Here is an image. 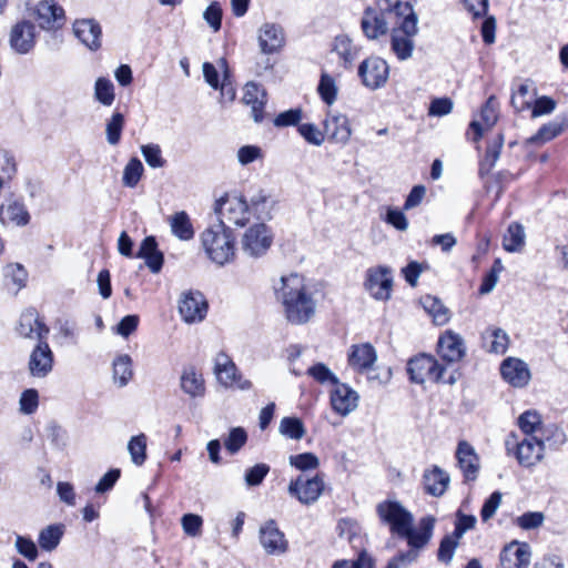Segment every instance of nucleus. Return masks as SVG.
Returning <instances> with one entry per match:
<instances>
[{"label":"nucleus","mask_w":568,"mask_h":568,"mask_svg":"<svg viewBox=\"0 0 568 568\" xmlns=\"http://www.w3.org/2000/svg\"><path fill=\"white\" fill-rule=\"evenodd\" d=\"M503 144L504 138L501 134H498L496 139L488 144L485 158L480 162L479 173L481 176L488 174L499 159Z\"/></svg>","instance_id":"obj_41"},{"label":"nucleus","mask_w":568,"mask_h":568,"mask_svg":"<svg viewBox=\"0 0 568 568\" xmlns=\"http://www.w3.org/2000/svg\"><path fill=\"white\" fill-rule=\"evenodd\" d=\"M544 520H545V516L542 513L529 511V513H525L521 516H519L516 519V523L520 528H523L525 530H529V529H535V528L540 527L542 525Z\"/></svg>","instance_id":"obj_60"},{"label":"nucleus","mask_w":568,"mask_h":568,"mask_svg":"<svg viewBox=\"0 0 568 568\" xmlns=\"http://www.w3.org/2000/svg\"><path fill=\"white\" fill-rule=\"evenodd\" d=\"M484 345L490 353L504 354L509 345L507 333L497 327H489L483 334Z\"/></svg>","instance_id":"obj_36"},{"label":"nucleus","mask_w":568,"mask_h":568,"mask_svg":"<svg viewBox=\"0 0 568 568\" xmlns=\"http://www.w3.org/2000/svg\"><path fill=\"white\" fill-rule=\"evenodd\" d=\"M171 231L181 241H189L194 236V230L186 212L173 214L170 220Z\"/></svg>","instance_id":"obj_37"},{"label":"nucleus","mask_w":568,"mask_h":568,"mask_svg":"<svg viewBox=\"0 0 568 568\" xmlns=\"http://www.w3.org/2000/svg\"><path fill=\"white\" fill-rule=\"evenodd\" d=\"M34 16L39 27L44 30H52L60 27L64 20V11L53 0L40 1L36 9Z\"/></svg>","instance_id":"obj_20"},{"label":"nucleus","mask_w":568,"mask_h":568,"mask_svg":"<svg viewBox=\"0 0 568 568\" xmlns=\"http://www.w3.org/2000/svg\"><path fill=\"white\" fill-rule=\"evenodd\" d=\"M393 53L404 61L412 57L418 33V16L409 1H397L393 4Z\"/></svg>","instance_id":"obj_3"},{"label":"nucleus","mask_w":568,"mask_h":568,"mask_svg":"<svg viewBox=\"0 0 568 568\" xmlns=\"http://www.w3.org/2000/svg\"><path fill=\"white\" fill-rule=\"evenodd\" d=\"M501 268H503V266L500 264V261L497 260L494 263L490 271L483 278L481 285L479 287L480 294H483V295L488 294L495 288L497 282H498V276H499V273L501 272Z\"/></svg>","instance_id":"obj_59"},{"label":"nucleus","mask_w":568,"mask_h":568,"mask_svg":"<svg viewBox=\"0 0 568 568\" xmlns=\"http://www.w3.org/2000/svg\"><path fill=\"white\" fill-rule=\"evenodd\" d=\"M376 361V351L369 343L354 344L348 349V366L357 373L369 375L374 371Z\"/></svg>","instance_id":"obj_15"},{"label":"nucleus","mask_w":568,"mask_h":568,"mask_svg":"<svg viewBox=\"0 0 568 568\" xmlns=\"http://www.w3.org/2000/svg\"><path fill=\"white\" fill-rule=\"evenodd\" d=\"M214 212L217 215V223L231 227L244 226L250 221V211L246 201L235 194H224L215 202Z\"/></svg>","instance_id":"obj_6"},{"label":"nucleus","mask_w":568,"mask_h":568,"mask_svg":"<svg viewBox=\"0 0 568 568\" xmlns=\"http://www.w3.org/2000/svg\"><path fill=\"white\" fill-rule=\"evenodd\" d=\"M0 219L2 221H9L18 226L27 225L30 221V215L22 203L13 202L7 207H0Z\"/></svg>","instance_id":"obj_38"},{"label":"nucleus","mask_w":568,"mask_h":568,"mask_svg":"<svg viewBox=\"0 0 568 568\" xmlns=\"http://www.w3.org/2000/svg\"><path fill=\"white\" fill-rule=\"evenodd\" d=\"M181 388L191 397H201L205 392L204 379L194 367H186L181 375Z\"/></svg>","instance_id":"obj_35"},{"label":"nucleus","mask_w":568,"mask_h":568,"mask_svg":"<svg viewBox=\"0 0 568 568\" xmlns=\"http://www.w3.org/2000/svg\"><path fill=\"white\" fill-rule=\"evenodd\" d=\"M438 354L447 363H457L466 354V346L463 337L448 329L444 332L437 343Z\"/></svg>","instance_id":"obj_17"},{"label":"nucleus","mask_w":568,"mask_h":568,"mask_svg":"<svg viewBox=\"0 0 568 568\" xmlns=\"http://www.w3.org/2000/svg\"><path fill=\"white\" fill-rule=\"evenodd\" d=\"M36 43L34 26L29 21L16 23L10 32V45L20 54L28 53Z\"/></svg>","instance_id":"obj_21"},{"label":"nucleus","mask_w":568,"mask_h":568,"mask_svg":"<svg viewBox=\"0 0 568 568\" xmlns=\"http://www.w3.org/2000/svg\"><path fill=\"white\" fill-rule=\"evenodd\" d=\"M458 540L455 535L445 536L439 544L437 558L439 561L449 564L454 557L455 550L458 546Z\"/></svg>","instance_id":"obj_55"},{"label":"nucleus","mask_w":568,"mask_h":568,"mask_svg":"<svg viewBox=\"0 0 568 568\" xmlns=\"http://www.w3.org/2000/svg\"><path fill=\"white\" fill-rule=\"evenodd\" d=\"M20 410L23 414H32L38 408L39 395L33 388L26 389L20 396Z\"/></svg>","instance_id":"obj_61"},{"label":"nucleus","mask_w":568,"mask_h":568,"mask_svg":"<svg viewBox=\"0 0 568 568\" xmlns=\"http://www.w3.org/2000/svg\"><path fill=\"white\" fill-rule=\"evenodd\" d=\"M390 12V0H377L375 8H367L362 19V29L368 39H377L386 34L388 22L386 14Z\"/></svg>","instance_id":"obj_10"},{"label":"nucleus","mask_w":568,"mask_h":568,"mask_svg":"<svg viewBox=\"0 0 568 568\" xmlns=\"http://www.w3.org/2000/svg\"><path fill=\"white\" fill-rule=\"evenodd\" d=\"M94 98L105 106L112 105L114 102V85L106 78H98L94 84Z\"/></svg>","instance_id":"obj_47"},{"label":"nucleus","mask_w":568,"mask_h":568,"mask_svg":"<svg viewBox=\"0 0 568 568\" xmlns=\"http://www.w3.org/2000/svg\"><path fill=\"white\" fill-rule=\"evenodd\" d=\"M407 372L412 382L423 384L426 381H442L445 367L440 365L434 356L419 354L409 359L407 363Z\"/></svg>","instance_id":"obj_9"},{"label":"nucleus","mask_w":568,"mask_h":568,"mask_svg":"<svg viewBox=\"0 0 568 568\" xmlns=\"http://www.w3.org/2000/svg\"><path fill=\"white\" fill-rule=\"evenodd\" d=\"M201 242L213 263L223 266L234 260L235 236L230 226L223 223L210 225L201 234Z\"/></svg>","instance_id":"obj_4"},{"label":"nucleus","mask_w":568,"mask_h":568,"mask_svg":"<svg viewBox=\"0 0 568 568\" xmlns=\"http://www.w3.org/2000/svg\"><path fill=\"white\" fill-rule=\"evenodd\" d=\"M141 153L146 164L151 168H163L166 163L165 159L162 156V150L158 144L149 143L142 145Z\"/></svg>","instance_id":"obj_51"},{"label":"nucleus","mask_w":568,"mask_h":568,"mask_svg":"<svg viewBox=\"0 0 568 568\" xmlns=\"http://www.w3.org/2000/svg\"><path fill=\"white\" fill-rule=\"evenodd\" d=\"M113 383L122 388L125 387L133 377L132 358L128 354L118 355L112 363Z\"/></svg>","instance_id":"obj_34"},{"label":"nucleus","mask_w":568,"mask_h":568,"mask_svg":"<svg viewBox=\"0 0 568 568\" xmlns=\"http://www.w3.org/2000/svg\"><path fill=\"white\" fill-rule=\"evenodd\" d=\"M278 432L291 439L300 440L305 435V428L300 418L296 417H284L282 418Z\"/></svg>","instance_id":"obj_46"},{"label":"nucleus","mask_w":568,"mask_h":568,"mask_svg":"<svg viewBox=\"0 0 568 568\" xmlns=\"http://www.w3.org/2000/svg\"><path fill=\"white\" fill-rule=\"evenodd\" d=\"M506 450L514 454L518 464L525 468H532L545 458V440L538 436H524L521 439L510 434L506 439Z\"/></svg>","instance_id":"obj_5"},{"label":"nucleus","mask_w":568,"mask_h":568,"mask_svg":"<svg viewBox=\"0 0 568 568\" xmlns=\"http://www.w3.org/2000/svg\"><path fill=\"white\" fill-rule=\"evenodd\" d=\"M124 123V115L120 112H113L112 115L106 120L105 138L110 145L119 144Z\"/></svg>","instance_id":"obj_42"},{"label":"nucleus","mask_w":568,"mask_h":568,"mask_svg":"<svg viewBox=\"0 0 568 568\" xmlns=\"http://www.w3.org/2000/svg\"><path fill=\"white\" fill-rule=\"evenodd\" d=\"M307 374L317 383L325 385H336L339 381L337 376L324 363H316L307 369Z\"/></svg>","instance_id":"obj_49"},{"label":"nucleus","mask_w":568,"mask_h":568,"mask_svg":"<svg viewBox=\"0 0 568 568\" xmlns=\"http://www.w3.org/2000/svg\"><path fill=\"white\" fill-rule=\"evenodd\" d=\"M365 291L375 300L386 301L390 296V272L387 266H373L366 271Z\"/></svg>","instance_id":"obj_12"},{"label":"nucleus","mask_w":568,"mask_h":568,"mask_svg":"<svg viewBox=\"0 0 568 568\" xmlns=\"http://www.w3.org/2000/svg\"><path fill=\"white\" fill-rule=\"evenodd\" d=\"M54 356L45 339L38 342L29 356L28 369L32 377L44 378L53 368Z\"/></svg>","instance_id":"obj_13"},{"label":"nucleus","mask_w":568,"mask_h":568,"mask_svg":"<svg viewBox=\"0 0 568 568\" xmlns=\"http://www.w3.org/2000/svg\"><path fill=\"white\" fill-rule=\"evenodd\" d=\"M288 462L291 466H294L295 468L303 471L316 469L320 465L317 456L313 453L291 455Z\"/></svg>","instance_id":"obj_52"},{"label":"nucleus","mask_w":568,"mask_h":568,"mask_svg":"<svg viewBox=\"0 0 568 568\" xmlns=\"http://www.w3.org/2000/svg\"><path fill=\"white\" fill-rule=\"evenodd\" d=\"M525 245V231L519 223H511L503 239V247L507 252H519Z\"/></svg>","instance_id":"obj_39"},{"label":"nucleus","mask_w":568,"mask_h":568,"mask_svg":"<svg viewBox=\"0 0 568 568\" xmlns=\"http://www.w3.org/2000/svg\"><path fill=\"white\" fill-rule=\"evenodd\" d=\"M257 40L261 52L271 54L284 45L285 37L280 24L266 22L258 29Z\"/></svg>","instance_id":"obj_23"},{"label":"nucleus","mask_w":568,"mask_h":568,"mask_svg":"<svg viewBox=\"0 0 568 568\" xmlns=\"http://www.w3.org/2000/svg\"><path fill=\"white\" fill-rule=\"evenodd\" d=\"M16 331L20 337L38 339V342L45 339L49 334V328L39 320L33 308L21 313Z\"/></svg>","instance_id":"obj_18"},{"label":"nucleus","mask_w":568,"mask_h":568,"mask_svg":"<svg viewBox=\"0 0 568 568\" xmlns=\"http://www.w3.org/2000/svg\"><path fill=\"white\" fill-rule=\"evenodd\" d=\"M529 90L530 88L527 83H521L517 91L513 93L510 102L517 112L531 108V98H528Z\"/></svg>","instance_id":"obj_56"},{"label":"nucleus","mask_w":568,"mask_h":568,"mask_svg":"<svg viewBox=\"0 0 568 568\" xmlns=\"http://www.w3.org/2000/svg\"><path fill=\"white\" fill-rule=\"evenodd\" d=\"M503 378L514 387H524L530 381V371L525 362L508 357L500 365Z\"/></svg>","instance_id":"obj_22"},{"label":"nucleus","mask_w":568,"mask_h":568,"mask_svg":"<svg viewBox=\"0 0 568 568\" xmlns=\"http://www.w3.org/2000/svg\"><path fill=\"white\" fill-rule=\"evenodd\" d=\"M317 91L322 100L326 104L332 105L336 101L338 91L335 79L327 73H322Z\"/></svg>","instance_id":"obj_48"},{"label":"nucleus","mask_w":568,"mask_h":568,"mask_svg":"<svg viewBox=\"0 0 568 568\" xmlns=\"http://www.w3.org/2000/svg\"><path fill=\"white\" fill-rule=\"evenodd\" d=\"M332 51L338 55L342 65L348 68L358 57L359 48L346 34H339L334 39Z\"/></svg>","instance_id":"obj_32"},{"label":"nucleus","mask_w":568,"mask_h":568,"mask_svg":"<svg viewBox=\"0 0 568 568\" xmlns=\"http://www.w3.org/2000/svg\"><path fill=\"white\" fill-rule=\"evenodd\" d=\"M456 459L465 481L476 480L479 471V458L469 443L465 440L458 443Z\"/></svg>","instance_id":"obj_19"},{"label":"nucleus","mask_w":568,"mask_h":568,"mask_svg":"<svg viewBox=\"0 0 568 568\" xmlns=\"http://www.w3.org/2000/svg\"><path fill=\"white\" fill-rule=\"evenodd\" d=\"M247 442V433L243 427H233L224 439V447L231 454H236Z\"/></svg>","instance_id":"obj_50"},{"label":"nucleus","mask_w":568,"mask_h":568,"mask_svg":"<svg viewBox=\"0 0 568 568\" xmlns=\"http://www.w3.org/2000/svg\"><path fill=\"white\" fill-rule=\"evenodd\" d=\"M540 438L545 440V444L548 443L549 447L552 449H559L567 440L565 432L557 425L548 426L542 432Z\"/></svg>","instance_id":"obj_54"},{"label":"nucleus","mask_w":568,"mask_h":568,"mask_svg":"<svg viewBox=\"0 0 568 568\" xmlns=\"http://www.w3.org/2000/svg\"><path fill=\"white\" fill-rule=\"evenodd\" d=\"M270 473V466L261 463L246 469L244 474L245 484L248 487H255L263 483L266 475Z\"/></svg>","instance_id":"obj_53"},{"label":"nucleus","mask_w":568,"mask_h":568,"mask_svg":"<svg viewBox=\"0 0 568 568\" xmlns=\"http://www.w3.org/2000/svg\"><path fill=\"white\" fill-rule=\"evenodd\" d=\"M260 542L267 555L280 556L287 550V540L274 520L260 528Z\"/></svg>","instance_id":"obj_16"},{"label":"nucleus","mask_w":568,"mask_h":568,"mask_svg":"<svg viewBox=\"0 0 568 568\" xmlns=\"http://www.w3.org/2000/svg\"><path fill=\"white\" fill-rule=\"evenodd\" d=\"M179 314L186 324L202 323L209 312V303L200 291L189 290L180 295Z\"/></svg>","instance_id":"obj_8"},{"label":"nucleus","mask_w":568,"mask_h":568,"mask_svg":"<svg viewBox=\"0 0 568 568\" xmlns=\"http://www.w3.org/2000/svg\"><path fill=\"white\" fill-rule=\"evenodd\" d=\"M3 278L6 288L18 294L27 285L28 272L19 263H10L3 267Z\"/></svg>","instance_id":"obj_30"},{"label":"nucleus","mask_w":568,"mask_h":568,"mask_svg":"<svg viewBox=\"0 0 568 568\" xmlns=\"http://www.w3.org/2000/svg\"><path fill=\"white\" fill-rule=\"evenodd\" d=\"M62 536V525H50L40 531L38 542L43 550L51 551L58 547Z\"/></svg>","instance_id":"obj_40"},{"label":"nucleus","mask_w":568,"mask_h":568,"mask_svg":"<svg viewBox=\"0 0 568 568\" xmlns=\"http://www.w3.org/2000/svg\"><path fill=\"white\" fill-rule=\"evenodd\" d=\"M480 118L487 128H491L497 121V103L495 97H489L480 111Z\"/></svg>","instance_id":"obj_63"},{"label":"nucleus","mask_w":568,"mask_h":568,"mask_svg":"<svg viewBox=\"0 0 568 568\" xmlns=\"http://www.w3.org/2000/svg\"><path fill=\"white\" fill-rule=\"evenodd\" d=\"M266 92L263 88L254 82H248L244 87L242 102L251 106V115L256 123L264 119V106L266 104Z\"/></svg>","instance_id":"obj_27"},{"label":"nucleus","mask_w":568,"mask_h":568,"mask_svg":"<svg viewBox=\"0 0 568 568\" xmlns=\"http://www.w3.org/2000/svg\"><path fill=\"white\" fill-rule=\"evenodd\" d=\"M74 36L90 50L95 51L101 47L102 30L93 19H79L73 23Z\"/></svg>","instance_id":"obj_24"},{"label":"nucleus","mask_w":568,"mask_h":568,"mask_svg":"<svg viewBox=\"0 0 568 568\" xmlns=\"http://www.w3.org/2000/svg\"><path fill=\"white\" fill-rule=\"evenodd\" d=\"M518 426L524 436H537L542 426L541 417L536 410H526L518 417Z\"/></svg>","instance_id":"obj_43"},{"label":"nucleus","mask_w":568,"mask_h":568,"mask_svg":"<svg viewBox=\"0 0 568 568\" xmlns=\"http://www.w3.org/2000/svg\"><path fill=\"white\" fill-rule=\"evenodd\" d=\"M204 20L207 24L213 29V31H219L221 29L222 21V9L217 2H212L203 13Z\"/></svg>","instance_id":"obj_62"},{"label":"nucleus","mask_w":568,"mask_h":568,"mask_svg":"<svg viewBox=\"0 0 568 568\" xmlns=\"http://www.w3.org/2000/svg\"><path fill=\"white\" fill-rule=\"evenodd\" d=\"M324 489V477L320 474H315L314 476L301 474L295 479L291 480L287 487L290 496L296 498L305 506L315 504L322 496Z\"/></svg>","instance_id":"obj_7"},{"label":"nucleus","mask_w":568,"mask_h":568,"mask_svg":"<svg viewBox=\"0 0 568 568\" xmlns=\"http://www.w3.org/2000/svg\"><path fill=\"white\" fill-rule=\"evenodd\" d=\"M358 395L348 385L337 383L331 393L332 408L339 415L346 416L357 407Z\"/></svg>","instance_id":"obj_25"},{"label":"nucleus","mask_w":568,"mask_h":568,"mask_svg":"<svg viewBox=\"0 0 568 568\" xmlns=\"http://www.w3.org/2000/svg\"><path fill=\"white\" fill-rule=\"evenodd\" d=\"M17 551L30 561H34L38 557V548L32 539L17 536L14 542Z\"/></svg>","instance_id":"obj_58"},{"label":"nucleus","mask_w":568,"mask_h":568,"mask_svg":"<svg viewBox=\"0 0 568 568\" xmlns=\"http://www.w3.org/2000/svg\"><path fill=\"white\" fill-rule=\"evenodd\" d=\"M388 74L389 65L387 61L378 57L364 60L358 68V75L364 85L374 90L386 83Z\"/></svg>","instance_id":"obj_11"},{"label":"nucleus","mask_w":568,"mask_h":568,"mask_svg":"<svg viewBox=\"0 0 568 568\" xmlns=\"http://www.w3.org/2000/svg\"><path fill=\"white\" fill-rule=\"evenodd\" d=\"M564 121H551L544 124L538 132L529 139V141L535 144L546 143L558 136L564 131Z\"/></svg>","instance_id":"obj_45"},{"label":"nucleus","mask_w":568,"mask_h":568,"mask_svg":"<svg viewBox=\"0 0 568 568\" xmlns=\"http://www.w3.org/2000/svg\"><path fill=\"white\" fill-rule=\"evenodd\" d=\"M424 488L432 496H442L449 484V475L438 466L426 469L423 476Z\"/></svg>","instance_id":"obj_28"},{"label":"nucleus","mask_w":568,"mask_h":568,"mask_svg":"<svg viewBox=\"0 0 568 568\" xmlns=\"http://www.w3.org/2000/svg\"><path fill=\"white\" fill-rule=\"evenodd\" d=\"M272 236L265 224L251 226L243 235L242 250L250 256H260L271 246Z\"/></svg>","instance_id":"obj_14"},{"label":"nucleus","mask_w":568,"mask_h":568,"mask_svg":"<svg viewBox=\"0 0 568 568\" xmlns=\"http://www.w3.org/2000/svg\"><path fill=\"white\" fill-rule=\"evenodd\" d=\"M332 568H373V559L365 550H363L358 554L357 559L337 560L333 564Z\"/></svg>","instance_id":"obj_57"},{"label":"nucleus","mask_w":568,"mask_h":568,"mask_svg":"<svg viewBox=\"0 0 568 568\" xmlns=\"http://www.w3.org/2000/svg\"><path fill=\"white\" fill-rule=\"evenodd\" d=\"M326 134L337 143L345 144L352 134L349 121L346 115L336 114L327 118L324 122Z\"/></svg>","instance_id":"obj_29"},{"label":"nucleus","mask_w":568,"mask_h":568,"mask_svg":"<svg viewBox=\"0 0 568 568\" xmlns=\"http://www.w3.org/2000/svg\"><path fill=\"white\" fill-rule=\"evenodd\" d=\"M275 292L283 304L285 317L290 323L302 325L310 322L315 315L316 302L302 275L293 273L282 276Z\"/></svg>","instance_id":"obj_2"},{"label":"nucleus","mask_w":568,"mask_h":568,"mask_svg":"<svg viewBox=\"0 0 568 568\" xmlns=\"http://www.w3.org/2000/svg\"><path fill=\"white\" fill-rule=\"evenodd\" d=\"M214 374L221 385L233 387L237 368L226 354L219 353L214 362Z\"/></svg>","instance_id":"obj_31"},{"label":"nucleus","mask_w":568,"mask_h":568,"mask_svg":"<svg viewBox=\"0 0 568 568\" xmlns=\"http://www.w3.org/2000/svg\"><path fill=\"white\" fill-rule=\"evenodd\" d=\"M436 518L423 516L415 521L414 515L393 500V534L406 542V549H398L393 557V568H407L418 561L434 536Z\"/></svg>","instance_id":"obj_1"},{"label":"nucleus","mask_w":568,"mask_h":568,"mask_svg":"<svg viewBox=\"0 0 568 568\" xmlns=\"http://www.w3.org/2000/svg\"><path fill=\"white\" fill-rule=\"evenodd\" d=\"M121 471L118 468L110 469L103 477L98 481L94 487L95 493L103 494L113 488L118 479L120 478Z\"/></svg>","instance_id":"obj_64"},{"label":"nucleus","mask_w":568,"mask_h":568,"mask_svg":"<svg viewBox=\"0 0 568 568\" xmlns=\"http://www.w3.org/2000/svg\"><path fill=\"white\" fill-rule=\"evenodd\" d=\"M420 304L424 311L432 317L434 324L445 325L448 323L450 312L438 297L424 295L420 297Z\"/></svg>","instance_id":"obj_33"},{"label":"nucleus","mask_w":568,"mask_h":568,"mask_svg":"<svg viewBox=\"0 0 568 568\" xmlns=\"http://www.w3.org/2000/svg\"><path fill=\"white\" fill-rule=\"evenodd\" d=\"M146 436L139 434L131 437L128 443V450L134 465L141 466L146 459Z\"/></svg>","instance_id":"obj_44"},{"label":"nucleus","mask_w":568,"mask_h":568,"mask_svg":"<svg viewBox=\"0 0 568 568\" xmlns=\"http://www.w3.org/2000/svg\"><path fill=\"white\" fill-rule=\"evenodd\" d=\"M530 548L527 544L513 541L500 552L503 568H527L530 562Z\"/></svg>","instance_id":"obj_26"}]
</instances>
